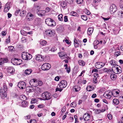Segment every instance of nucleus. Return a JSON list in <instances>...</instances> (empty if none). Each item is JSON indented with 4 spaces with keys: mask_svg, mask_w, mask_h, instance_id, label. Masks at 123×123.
<instances>
[{
    "mask_svg": "<svg viewBox=\"0 0 123 123\" xmlns=\"http://www.w3.org/2000/svg\"><path fill=\"white\" fill-rule=\"evenodd\" d=\"M62 88H57L56 89V91H59L60 92H61L62 91Z\"/></svg>",
    "mask_w": 123,
    "mask_h": 123,
    "instance_id": "nucleus-57",
    "label": "nucleus"
},
{
    "mask_svg": "<svg viewBox=\"0 0 123 123\" xmlns=\"http://www.w3.org/2000/svg\"><path fill=\"white\" fill-rule=\"evenodd\" d=\"M121 53L119 51H116L115 53V55L117 56H118L120 55Z\"/></svg>",
    "mask_w": 123,
    "mask_h": 123,
    "instance_id": "nucleus-44",
    "label": "nucleus"
},
{
    "mask_svg": "<svg viewBox=\"0 0 123 123\" xmlns=\"http://www.w3.org/2000/svg\"><path fill=\"white\" fill-rule=\"evenodd\" d=\"M45 23L49 26H53L55 25V23L52 19L50 18H47L45 20Z\"/></svg>",
    "mask_w": 123,
    "mask_h": 123,
    "instance_id": "nucleus-4",
    "label": "nucleus"
},
{
    "mask_svg": "<svg viewBox=\"0 0 123 123\" xmlns=\"http://www.w3.org/2000/svg\"><path fill=\"white\" fill-rule=\"evenodd\" d=\"M107 117L109 120H111L112 118V117L111 114H108L107 115Z\"/></svg>",
    "mask_w": 123,
    "mask_h": 123,
    "instance_id": "nucleus-47",
    "label": "nucleus"
},
{
    "mask_svg": "<svg viewBox=\"0 0 123 123\" xmlns=\"http://www.w3.org/2000/svg\"><path fill=\"white\" fill-rule=\"evenodd\" d=\"M67 81L65 80H62L59 84V86L61 88L65 87L67 85Z\"/></svg>",
    "mask_w": 123,
    "mask_h": 123,
    "instance_id": "nucleus-10",
    "label": "nucleus"
},
{
    "mask_svg": "<svg viewBox=\"0 0 123 123\" xmlns=\"http://www.w3.org/2000/svg\"><path fill=\"white\" fill-rule=\"evenodd\" d=\"M32 72V70L31 69H27L25 70V72L26 75L30 74Z\"/></svg>",
    "mask_w": 123,
    "mask_h": 123,
    "instance_id": "nucleus-25",
    "label": "nucleus"
},
{
    "mask_svg": "<svg viewBox=\"0 0 123 123\" xmlns=\"http://www.w3.org/2000/svg\"><path fill=\"white\" fill-rule=\"evenodd\" d=\"M61 5L62 7L64 9L66 8L67 4L66 2L64 1H62L61 3Z\"/></svg>",
    "mask_w": 123,
    "mask_h": 123,
    "instance_id": "nucleus-21",
    "label": "nucleus"
},
{
    "mask_svg": "<svg viewBox=\"0 0 123 123\" xmlns=\"http://www.w3.org/2000/svg\"><path fill=\"white\" fill-rule=\"evenodd\" d=\"M19 98L21 100L23 101H25L26 99V97L25 96L23 95L20 96Z\"/></svg>",
    "mask_w": 123,
    "mask_h": 123,
    "instance_id": "nucleus-26",
    "label": "nucleus"
},
{
    "mask_svg": "<svg viewBox=\"0 0 123 123\" xmlns=\"http://www.w3.org/2000/svg\"><path fill=\"white\" fill-rule=\"evenodd\" d=\"M67 57V55L66 54H63V55L62 56V59H65Z\"/></svg>",
    "mask_w": 123,
    "mask_h": 123,
    "instance_id": "nucleus-62",
    "label": "nucleus"
},
{
    "mask_svg": "<svg viewBox=\"0 0 123 123\" xmlns=\"http://www.w3.org/2000/svg\"><path fill=\"white\" fill-rule=\"evenodd\" d=\"M34 17V15L30 12H29L26 15L25 19L28 21H29L32 20Z\"/></svg>",
    "mask_w": 123,
    "mask_h": 123,
    "instance_id": "nucleus-9",
    "label": "nucleus"
},
{
    "mask_svg": "<svg viewBox=\"0 0 123 123\" xmlns=\"http://www.w3.org/2000/svg\"><path fill=\"white\" fill-rule=\"evenodd\" d=\"M80 90V87L78 86L77 85L75 86L74 87V90L76 92L79 91Z\"/></svg>",
    "mask_w": 123,
    "mask_h": 123,
    "instance_id": "nucleus-31",
    "label": "nucleus"
},
{
    "mask_svg": "<svg viewBox=\"0 0 123 123\" xmlns=\"http://www.w3.org/2000/svg\"><path fill=\"white\" fill-rule=\"evenodd\" d=\"M22 57L23 59L29 60L31 58L32 56L29 53L24 52L22 54Z\"/></svg>",
    "mask_w": 123,
    "mask_h": 123,
    "instance_id": "nucleus-3",
    "label": "nucleus"
},
{
    "mask_svg": "<svg viewBox=\"0 0 123 123\" xmlns=\"http://www.w3.org/2000/svg\"><path fill=\"white\" fill-rule=\"evenodd\" d=\"M110 77L112 80H115L116 79L117 76L115 74H112L111 75Z\"/></svg>",
    "mask_w": 123,
    "mask_h": 123,
    "instance_id": "nucleus-23",
    "label": "nucleus"
},
{
    "mask_svg": "<svg viewBox=\"0 0 123 123\" xmlns=\"http://www.w3.org/2000/svg\"><path fill=\"white\" fill-rule=\"evenodd\" d=\"M12 62H13L14 65H20L22 61L21 59L13 58L12 59Z\"/></svg>",
    "mask_w": 123,
    "mask_h": 123,
    "instance_id": "nucleus-6",
    "label": "nucleus"
},
{
    "mask_svg": "<svg viewBox=\"0 0 123 123\" xmlns=\"http://www.w3.org/2000/svg\"><path fill=\"white\" fill-rule=\"evenodd\" d=\"M94 112L96 114H98L101 112V111L99 109H96L95 110Z\"/></svg>",
    "mask_w": 123,
    "mask_h": 123,
    "instance_id": "nucleus-42",
    "label": "nucleus"
},
{
    "mask_svg": "<svg viewBox=\"0 0 123 123\" xmlns=\"http://www.w3.org/2000/svg\"><path fill=\"white\" fill-rule=\"evenodd\" d=\"M102 63V62H96L95 64V66L96 68L98 69L101 68L100 64Z\"/></svg>",
    "mask_w": 123,
    "mask_h": 123,
    "instance_id": "nucleus-22",
    "label": "nucleus"
},
{
    "mask_svg": "<svg viewBox=\"0 0 123 123\" xmlns=\"http://www.w3.org/2000/svg\"><path fill=\"white\" fill-rule=\"evenodd\" d=\"M10 42V38H8L6 39L5 42L7 43H8Z\"/></svg>",
    "mask_w": 123,
    "mask_h": 123,
    "instance_id": "nucleus-61",
    "label": "nucleus"
},
{
    "mask_svg": "<svg viewBox=\"0 0 123 123\" xmlns=\"http://www.w3.org/2000/svg\"><path fill=\"white\" fill-rule=\"evenodd\" d=\"M64 21L65 22H67L68 21V16H65L64 17Z\"/></svg>",
    "mask_w": 123,
    "mask_h": 123,
    "instance_id": "nucleus-55",
    "label": "nucleus"
},
{
    "mask_svg": "<svg viewBox=\"0 0 123 123\" xmlns=\"http://www.w3.org/2000/svg\"><path fill=\"white\" fill-rule=\"evenodd\" d=\"M96 78H94L93 80V82L94 83H96L97 82V80Z\"/></svg>",
    "mask_w": 123,
    "mask_h": 123,
    "instance_id": "nucleus-59",
    "label": "nucleus"
},
{
    "mask_svg": "<svg viewBox=\"0 0 123 123\" xmlns=\"http://www.w3.org/2000/svg\"><path fill=\"white\" fill-rule=\"evenodd\" d=\"M14 48V47L12 46H10L8 47V49H9L10 51H11L13 50Z\"/></svg>",
    "mask_w": 123,
    "mask_h": 123,
    "instance_id": "nucleus-46",
    "label": "nucleus"
},
{
    "mask_svg": "<svg viewBox=\"0 0 123 123\" xmlns=\"http://www.w3.org/2000/svg\"><path fill=\"white\" fill-rule=\"evenodd\" d=\"M43 82L42 81L38 80L37 86L38 85L39 86L42 85L43 84Z\"/></svg>",
    "mask_w": 123,
    "mask_h": 123,
    "instance_id": "nucleus-45",
    "label": "nucleus"
},
{
    "mask_svg": "<svg viewBox=\"0 0 123 123\" xmlns=\"http://www.w3.org/2000/svg\"><path fill=\"white\" fill-rule=\"evenodd\" d=\"M34 83L35 85L36 86L35 87L37 86L38 80L35 79H33Z\"/></svg>",
    "mask_w": 123,
    "mask_h": 123,
    "instance_id": "nucleus-40",
    "label": "nucleus"
},
{
    "mask_svg": "<svg viewBox=\"0 0 123 123\" xmlns=\"http://www.w3.org/2000/svg\"><path fill=\"white\" fill-rule=\"evenodd\" d=\"M22 106L24 107H26L28 103V102L25 101H22L21 102Z\"/></svg>",
    "mask_w": 123,
    "mask_h": 123,
    "instance_id": "nucleus-29",
    "label": "nucleus"
},
{
    "mask_svg": "<svg viewBox=\"0 0 123 123\" xmlns=\"http://www.w3.org/2000/svg\"><path fill=\"white\" fill-rule=\"evenodd\" d=\"M66 111V107L65 106H64L61 110V111L62 112H64Z\"/></svg>",
    "mask_w": 123,
    "mask_h": 123,
    "instance_id": "nucleus-58",
    "label": "nucleus"
},
{
    "mask_svg": "<svg viewBox=\"0 0 123 123\" xmlns=\"http://www.w3.org/2000/svg\"><path fill=\"white\" fill-rule=\"evenodd\" d=\"M26 11L25 10H23L20 13V16L22 17H25L26 14Z\"/></svg>",
    "mask_w": 123,
    "mask_h": 123,
    "instance_id": "nucleus-24",
    "label": "nucleus"
},
{
    "mask_svg": "<svg viewBox=\"0 0 123 123\" xmlns=\"http://www.w3.org/2000/svg\"><path fill=\"white\" fill-rule=\"evenodd\" d=\"M51 65L50 64L45 63H44L41 66V69L43 70H46L49 69L51 68Z\"/></svg>",
    "mask_w": 123,
    "mask_h": 123,
    "instance_id": "nucleus-5",
    "label": "nucleus"
},
{
    "mask_svg": "<svg viewBox=\"0 0 123 123\" xmlns=\"http://www.w3.org/2000/svg\"><path fill=\"white\" fill-rule=\"evenodd\" d=\"M47 43V42L44 40H41L40 41V44L42 46L46 45Z\"/></svg>",
    "mask_w": 123,
    "mask_h": 123,
    "instance_id": "nucleus-30",
    "label": "nucleus"
},
{
    "mask_svg": "<svg viewBox=\"0 0 123 123\" xmlns=\"http://www.w3.org/2000/svg\"><path fill=\"white\" fill-rule=\"evenodd\" d=\"M41 19L40 18H37L35 20V23L37 25L40 23Z\"/></svg>",
    "mask_w": 123,
    "mask_h": 123,
    "instance_id": "nucleus-27",
    "label": "nucleus"
},
{
    "mask_svg": "<svg viewBox=\"0 0 123 123\" xmlns=\"http://www.w3.org/2000/svg\"><path fill=\"white\" fill-rule=\"evenodd\" d=\"M55 31L54 30H47L45 32V34L48 36L52 37L55 34Z\"/></svg>",
    "mask_w": 123,
    "mask_h": 123,
    "instance_id": "nucleus-7",
    "label": "nucleus"
},
{
    "mask_svg": "<svg viewBox=\"0 0 123 123\" xmlns=\"http://www.w3.org/2000/svg\"><path fill=\"white\" fill-rule=\"evenodd\" d=\"M5 7L7 8L8 9H9L10 8V5L9 3H7L5 6Z\"/></svg>",
    "mask_w": 123,
    "mask_h": 123,
    "instance_id": "nucleus-48",
    "label": "nucleus"
},
{
    "mask_svg": "<svg viewBox=\"0 0 123 123\" xmlns=\"http://www.w3.org/2000/svg\"><path fill=\"white\" fill-rule=\"evenodd\" d=\"M120 6L121 8L123 10V2H122L120 3Z\"/></svg>",
    "mask_w": 123,
    "mask_h": 123,
    "instance_id": "nucleus-63",
    "label": "nucleus"
},
{
    "mask_svg": "<svg viewBox=\"0 0 123 123\" xmlns=\"http://www.w3.org/2000/svg\"><path fill=\"white\" fill-rule=\"evenodd\" d=\"M9 10V9H8L7 8L5 7L4 10V12H7Z\"/></svg>",
    "mask_w": 123,
    "mask_h": 123,
    "instance_id": "nucleus-64",
    "label": "nucleus"
},
{
    "mask_svg": "<svg viewBox=\"0 0 123 123\" xmlns=\"http://www.w3.org/2000/svg\"><path fill=\"white\" fill-rule=\"evenodd\" d=\"M81 17L82 19L85 21L87 19V17L84 15H82Z\"/></svg>",
    "mask_w": 123,
    "mask_h": 123,
    "instance_id": "nucleus-38",
    "label": "nucleus"
},
{
    "mask_svg": "<svg viewBox=\"0 0 123 123\" xmlns=\"http://www.w3.org/2000/svg\"><path fill=\"white\" fill-rule=\"evenodd\" d=\"M2 62L3 63H6L8 61V60L6 58H3L1 59Z\"/></svg>",
    "mask_w": 123,
    "mask_h": 123,
    "instance_id": "nucleus-41",
    "label": "nucleus"
},
{
    "mask_svg": "<svg viewBox=\"0 0 123 123\" xmlns=\"http://www.w3.org/2000/svg\"><path fill=\"white\" fill-rule=\"evenodd\" d=\"M20 9H17L15 12V15L17 16L19 12H20Z\"/></svg>",
    "mask_w": 123,
    "mask_h": 123,
    "instance_id": "nucleus-43",
    "label": "nucleus"
},
{
    "mask_svg": "<svg viewBox=\"0 0 123 123\" xmlns=\"http://www.w3.org/2000/svg\"><path fill=\"white\" fill-rule=\"evenodd\" d=\"M59 77L58 76H57L55 77V80L56 81H58L59 80Z\"/></svg>",
    "mask_w": 123,
    "mask_h": 123,
    "instance_id": "nucleus-60",
    "label": "nucleus"
},
{
    "mask_svg": "<svg viewBox=\"0 0 123 123\" xmlns=\"http://www.w3.org/2000/svg\"><path fill=\"white\" fill-rule=\"evenodd\" d=\"M34 80H33V79H32L29 82V83L30 85L32 86H33V87H35L36 86L35 85V84H34Z\"/></svg>",
    "mask_w": 123,
    "mask_h": 123,
    "instance_id": "nucleus-32",
    "label": "nucleus"
},
{
    "mask_svg": "<svg viewBox=\"0 0 123 123\" xmlns=\"http://www.w3.org/2000/svg\"><path fill=\"white\" fill-rule=\"evenodd\" d=\"M117 10V7L114 4H112L111 5L110 9V12L111 14L115 12Z\"/></svg>",
    "mask_w": 123,
    "mask_h": 123,
    "instance_id": "nucleus-8",
    "label": "nucleus"
},
{
    "mask_svg": "<svg viewBox=\"0 0 123 123\" xmlns=\"http://www.w3.org/2000/svg\"><path fill=\"white\" fill-rule=\"evenodd\" d=\"M63 15L62 14H59L58 16V18L59 20L62 21H63Z\"/></svg>",
    "mask_w": 123,
    "mask_h": 123,
    "instance_id": "nucleus-36",
    "label": "nucleus"
},
{
    "mask_svg": "<svg viewBox=\"0 0 123 123\" xmlns=\"http://www.w3.org/2000/svg\"><path fill=\"white\" fill-rule=\"evenodd\" d=\"M111 93L110 91H106L104 94V96L106 98L110 99L111 97Z\"/></svg>",
    "mask_w": 123,
    "mask_h": 123,
    "instance_id": "nucleus-13",
    "label": "nucleus"
},
{
    "mask_svg": "<svg viewBox=\"0 0 123 123\" xmlns=\"http://www.w3.org/2000/svg\"><path fill=\"white\" fill-rule=\"evenodd\" d=\"M42 97L44 100H49L51 98L50 93L48 92H45L42 93Z\"/></svg>",
    "mask_w": 123,
    "mask_h": 123,
    "instance_id": "nucleus-2",
    "label": "nucleus"
},
{
    "mask_svg": "<svg viewBox=\"0 0 123 123\" xmlns=\"http://www.w3.org/2000/svg\"><path fill=\"white\" fill-rule=\"evenodd\" d=\"M118 15L121 18H123V12L121 11H119L118 12Z\"/></svg>",
    "mask_w": 123,
    "mask_h": 123,
    "instance_id": "nucleus-37",
    "label": "nucleus"
},
{
    "mask_svg": "<svg viewBox=\"0 0 123 123\" xmlns=\"http://www.w3.org/2000/svg\"><path fill=\"white\" fill-rule=\"evenodd\" d=\"M30 123H36V120L33 119L31 120L30 122Z\"/></svg>",
    "mask_w": 123,
    "mask_h": 123,
    "instance_id": "nucleus-53",
    "label": "nucleus"
},
{
    "mask_svg": "<svg viewBox=\"0 0 123 123\" xmlns=\"http://www.w3.org/2000/svg\"><path fill=\"white\" fill-rule=\"evenodd\" d=\"M65 69L67 70V71L68 73L70 72V67L68 68V67H65Z\"/></svg>",
    "mask_w": 123,
    "mask_h": 123,
    "instance_id": "nucleus-51",
    "label": "nucleus"
},
{
    "mask_svg": "<svg viewBox=\"0 0 123 123\" xmlns=\"http://www.w3.org/2000/svg\"><path fill=\"white\" fill-rule=\"evenodd\" d=\"M45 107V105L43 104L40 105L38 106V107L39 108H43Z\"/></svg>",
    "mask_w": 123,
    "mask_h": 123,
    "instance_id": "nucleus-54",
    "label": "nucleus"
},
{
    "mask_svg": "<svg viewBox=\"0 0 123 123\" xmlns=\"http://www.w3.org/2000/svg\"><path fill=\"white\" fill-rule=\"evenodd\" d=\"M71 15L72 16H76L77 14V13L74 12L73 11L71 12Z\"/></svg>",
    "mask_w": 123,
    "mask_h": 123,
    "instance_id": "nucleus-49",
    "label": "nucleus"
},
{
    "mask_svg": "<svg viewBox=\"0 0 123 123\" xmlns=\"http://www.w3.org/2000/svg\"><path fill=\"white\" fill-rule=\"evenodd\" d=\"M3 90L2 89H0V95L2 98H4L5 97H7V87L6 85L4 84L3 85Z\"/></svg>",
    "mask_w": 123,
    "mask_h": 123,
    "instance_id": "nucleus-1",
    "label": "nucleus"
},
{
    "mask_svg": "<svg viewBox=\"0 0 123 123\" xmlns=\"http://www.w3.org/2000/svg\"><path fill=\"white\" fill-rule=\"evenodd\" d=\"M93 31V29L92 27L89 28L88 29L87 34L89 36L91 35Z\"/></svg>",
    "mask_w": 123,
    "mask_h": 123,
    "instance_id": "nucleus-20",
    "label": "nucleus"
},
{
    "mask_svg": "<svg viewBox=\"0 0 123 123\" xmlns=\"http://www.w3.org/2000/svg\"><path fill=\"white\" fill-rule=\"evenodd\" d=\"M113 103L115 105H118L119 103V101L118 99H114L113 100Z\"/></svg>",
    "mask_w": 123,
    "mask_h": 123,
    "instance_id": "nucleus-35",
    "label": "nucleus"
},
{
    "mask_svg": "<svg viewBox=\"0 0 123 123\" xmlns=\"http://www.w3.org/2000/svg\"><path fill=\"white\" fill-rule=\"evenodd\" d=\"M113 69L112 68H104L103 71L104 72L106 73V74H108L109 75H111L114 72Z\"/></svg>",
    "mask_w": 123,
    "mask_h": 123,
    "instance_id": "nucleus-11",
    "label": "nucleus"
},
{
    "mask_svg": "<svg viewBox=\"0 0 123 123\" xmlns=\"http://www.w3.org/2000/svg\"><path fill=\"white\" fill-rule=\"evenodd\" d=\"M76 1L78 3L80 4L83 3V0H76Z\"/></svg>",
    "mask_w": 123,
    "mask_h": 123,
    "instance_id": "nucleus-52",
    "label": "nucleus"
},
{
    "mask_svg": "<svg viewBox=\"0 0 123 123\" xmlns=\"http://www.w3.org/2000/svg\"><path fill=\"white\" fill-rule=\"evenodd\" d=\"M74 44L75 47L76 48L79 46L78 43L75 38L74 40Z\"/></svg>",
    "mask_w": 123,
    "mask_h": 123,
    "instance_id": "nucleus-33",
    "label": "nucleus"
},
{
    "mask_svg": "<svg viewBox=\"0 0 123 123\" xmlns=\"http://www.w3.org/2000/svg\"><path fill=\"white\" fill-rule=\"evenodd\" d=\"M113 62L114 60H111L110 62V64L113 67L112 68L115 66V64L113 63Z\"/></svg>",
    "mask_w": 123,
    "mask_h": 123,
    "instance_id": "nucleus-39",
    "label": "nucleus"
},
{
    "mask_svg": "<svg viewBox=\"0 0 123 123\" xmlns=\"http://www.w3.org/2000/svg\"><path fill=\"white\" fill-rule=\"evenodd\" d=\"M94 78H97L98 76V73H94Z\"/></svg>",
    "mask_w": 123,
    "mask_h": 123,
    "instance_id": "nucleus-56",
    "label": "nucleus"
},
{
    "mask_svg": "<svg viewBox=\"0 0 123 123\" xmlns=\"http://www.w3.org/2000/svg\"><path fill=\"white\" fill-rule=\"evenodd\" d=\"M45 12L43 10H40L36 11V13L39 16L42 17L44 15Z\"/></svg>",
    "mask_w": 123,
    "mask_h": 123,
    "instance_id": "nucleus-15",
    "label": "nucleus"
},
{
    "mask_svg": "<svg viewBox=\"0 0 123 123\" xmlns=\"http://www.w3.org/2000/svg\"><path fill=\"white\" fill-rule=\"evenodd\" d=\"M94 89V88L91 86H88L86 88V90L88 91H91Z\"/></svg>",
    "mask_w": 123,
    "mask_h": 123,
    "instance_id": "nucleus-28",
    "label": "nucleus"
},
{
    "mask_svg": "<svg viewBox=\"0 0 123 123\" xmlns=\"http://www.w3.org/2000/svg\"><path fill=\"white\" fill-rule=\"evenodd\" d=\"M18 86L22 89H25L26 87V84L25 82L21 81L19 82L18 84Z\"/></svg>",
    "mask_w": 123,
    "mask_h": 123,
    "instance_id": "nucleus-12",
    "label": "nucleus"
},
{
    "mask_svg": "<svg viewBox=\"0 0 123 123\" xmlns=\"http://www.w3.org/2000/svg\"><path fill=\"white\" fill-rule=\"evenodd\" d=\"M8 72L10 74H12L15 72V70L13 67H8L6 68Z\"/></svg>",
    "mask_w": 123,
    "mask_h": 123,
    "instance_id": "nucleus-14",
    "label": "nucleus"
},
{
    "mask_svg": "<svg viewBox=\"0 0 123 123\" xmlns=\"http://www.w3.org/2000/svg\"><path fill=\"white\" fill-rule=\"evenodd\" d=\"M26 91L27 92H32L34 91V88L31 86L27 87L26 88Z\"/></svg>",
    "mask_w": 123,
    "mask_h": 123,
    "instance_id": "nucleus-19",
    "label": "nucleus"
},
{
    "mask_svg": "<svg viewBox=\"0 0 123 123\" xmlns=\"http://www.w3.org/2000/svg\"><path fill=\"white\" fill-rule=\"evenodd\" d=\"M90 116V115L87 113H85L83 116L84 121H86L89 120Z\"/></svg>",
    "mask_w": 123,
    "mask_h": 123,
    "instance_id": "nucleus-17",
    "label": "nucleus"
},
{
    "mask_svg": "<svg viewBox=\"0 0 123 123\" xmlns=\"http://www.w3.org/2000/svg\"><path fill=\"white\" fill-rule=\"evenodd\" d=\"M36 60L39 61H43L44 60V57L43 55H38L36 56Z\"/></svg>",
    "mask_w": 123,
    "mask_h": 123,
    "instance_id": "nucleus-16",
    "label": "nucleus"
},
{
    "mask_svg": "<svg viewBox=\"0 0 123 123\" xmlns=\"http://www.w3.org/2000/svg\"><path fill=\"white\" fill-rule=\"evenodd\" d=\"M78 62L79 65L81 66H84L85 64V62L83 60H79Z\"/></svg>",
    "mask_w": 123,
    "mask_h": 123,
    "instance_id": "nucleus-34",
    "label": "nucleus"
},
{
    "mask_svg": "<svg viewBox=\"0 0 123 123\" xmlns=\"http://www.w3.org/2000/svg\"><path fill=\"white\" fill-rule=\"evenodd\" d=\"M106 108L107 109H108V107L107 106H106L104 109H103L102 110H101V112H104V111H105L106 110Z\"/></svg>",
    "mask_w": 123,
    "mask_h": 123,
    "instance_id": "nucleus-50",
    "label": "nucleus"
},
{
    "mask_svg": "<svg viewBox=\"0 0 123 123\" xmlns=\"http://www.w3.org/2000/svg\"><path fill=\"white\" fill-rule=\"evenodd\" d=\"M113 68H115L114 71L113 73L116 74H120L122 72V70L119 69L118 67H115Z\"/></svg>",
    "mask_w": 123,
    "mask_h": 123,
    "instance_id": "nucleus-18",
    "label": "nucleus"
}]
</instances>
